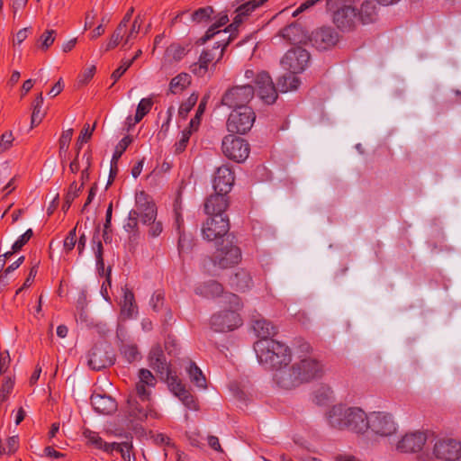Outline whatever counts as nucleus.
I'll return each instance as SVG.
<instances>
[{
  "label": "nucleus",
  "mask_w": 461,
  "mask_h": 461,
  "mask_svg": "<svg viewBox=\"0 0 461 461\" xmlns=\"http://www.w3.org/2000/svg\"><path fill=\"white\" fill-rule=\"evenodd\" d=\"M191 83V77L186 73H180L173 77L169 84V89L173 94L182 92Z\"/></svg>",
  "instance_id": "4c0bfd02"
},
{
  "label": "nucleus",
  "mask_w": 461,
  "mask_h": 461,
  "mask_svg": "<svg viewBox=\"0 0 461 461\" xmlns=\"http://www.w3.org/2000/svg\"><path fill=\"white\" fill-rule=\"evenodd\" d=\"M281 36L292 44H305L310 41V36L299 24L292 23L281 32Z\"/></svg>",
  "instance_id": "393cba45"
},
{
  "label": "nucleus",
  "mask_w": 461,
  "mask_h": 461,
  "mask_svg": "<svg viewBox=\"0 0 461 461\" xmlns=\"http://www.w3.org/2000/svg\"><path fill=\"white\" fill-rule=\"evenodd\" d=\"M117 452L121 453L123 461H134L131 457V443L130 441L117 442Z\"/></svg>",
  "instance_id": "3c124183"
},
{
  "label": "nucleus",
  "mask_w": 461,
  "mask_h": 461,
  "mask_svg": "<svg viewBox=\"0 0 461 461\" xmlns=\"http://www.w3.org/2000/svg\"><path fill=\"white\" fill-rule=\"evenodd\" d=\"M241 259V251L233 242V238L228 236L221 240L216 249L212 262L220 268H228L237 265Z\"/></svg>",
  "instance_id": "423d86ee"
},
{
  "label": "nucleus",
  "mask_w": 461,
  "mask_h": 461,
  "mask_svg": "<svg viewBox=\"0 0 461 461\" xmlns=\"http://www.w3.org/2000/svg\"><path fill=\"white\" fill-rule=\"evenodd\" d=\"M121 354L128 363L140 359V354L135 345L128 344L121 348Z\"/></svg>",
  "instance_id": "a18cd8bd"
},
{
  "label": "nucleus",
  "mask_w": 461,
  "mask_h": 461,
  "mask_svg": "<svg viewBox=\"0 0 461 461\" xmlns=\"http://www.w3.org/2000/svg\"><path fill=\"white\" fill-rule=\"evenodd\" d=\"M267 0H250L235 10L236 15L232 23L228 26L229 31L238 30V27L259 6L263 5Z\"/></svg>",
  "instance_id": "4be33fe9"
},
{
  "label": "nucleus",
  "mask_w": 461,
  "mask_h": 461,
  "mask_svg": "<svg viewBox=\"0 0 461 461\" xmlns=\"http://www.w3.org/2000/svg\"><path fill=\"white\" fill-rule=\"evenodd\" d=\"M332 395L331 388L328 385H322L314 392L313 401L319 405H323L332 398Z\"/></svg>",
  "instance_id": "79ce46f5"
},
{
  "label": "nucleus",
  "mask_w": 461,
  "mask_h": 461,
  "mask_svg": "<svg viewBox=\"0 0 461 461\" xmlns=\"http://www.w3.org/2000/svg\"><path fill=\"white\" fill-rule=\"evenodd\" d=\"M357 14L363 23H371L378 17V8L373 0H366L362 3Z\"/></svg>",
  "instance_id": "7c9ffc66"
},
{
  "label": "nucleus",
  "mask_w": 461,
  "mask_h": 461,
  "mask_svg": "<svg viewBox=\"0 0 461 461\" xmlns=\"http://www.w3.org/2000/svg\"><path fill=\"white\" fill-rule=\"evenodd\" d=\"M91 404L95 411L99 414L113 415L115 411V400L106 394H92Z\"/></svg>",
  "instance_id": "a878e982"
},
{
  "label": "nucleus",
  "mask_w": 461,
  "mask_h": 461,
  "mask_svg": "<svg viewBox=\"0 0 461 461\" xmlns=\"http://www.w3.org/2000/svg\"><path fill=\"white\" fill-rule=\"evenodd\" d=\"M123 300L121 304L120 317L122 320L133 319L138 315V307L135 303L133 293L128 288L122 289Z\"/></svg>",
  "instance_id": "c85d7f7f"
},
{
  "label": "nucleus",
  "mask_w": 461,
  "mask_h": 461,
  "mask_svg": "<svg viewBox=\"0 0 461 461\" xmlns=\"http://www.w3.org/2000/svg\"><path fill=\"white\" fill-rule=\"evenodd\" d=\"M234 179V173L229 167L222 166L218 167L212 184L215 192L228 194L232 188Z\"/></svg>",
  "instance_id": "412c9836"
},
{
  "label": "nucleus",
  "mask_w": 461,
  "mask_h": 461,
  "mask_svg": "<svg viewBox=\"0 0 461 461\" xmlns=\"http://www.w3.org/2000/svg\"><path fill=\"white\" fill-rule=\"evenodd\" d=\"M428 440V436L422 431L408 432L398 441L397 450L403 453H415L422 450Z\"/></svg>",
  "instance_id": "dca6fc26"
},
{
  "label": "nucleus",
  "mask_w": 461,
  "mask_h": 461,
  "mask_svg": "<svg viewBox=\"0 0 461 461\" xmlns=\"http://www.w3.org/2000/svg\"><path fill=\"white\" fill-rule=\"evenodd\" d=\"M223 298L224 303L228 304L230 309L220 311L211 318L212 328L218 332L233 330L242 324V320L238 313L242 307L239 296L234 294H226Z\"/></svg>",
  "instance_id": "7ed1b4c3"
},
{
  "label": "nucleus",
  "mask_w": 461,
  "mask_h": 461,
  "mask_svg": "<svg viewBox=\"0 0 461 461\" xmlns=\"http://www.w3.org/2000/svg\"><path fill=\"white\" fill-rule=\"evenodd\" d=\"M198 100L197 94H192L185 102H184L178 110V113L182 117H185L187 113L192 110V108L195 105Z\"/></svg>",
  "instance_id": "603ef678"
},
{
  "label": "nucleus",
  "mask_w": 461,
  "mask_h": 461,
  "mask_svg": "<svg viewBox=\"0 0 461 461\" xmlns=\"http://www.w3.org/2000/svg\"><path fill=\"white\" fill-rule=\"evenodd\" d=\"M14 137L12 131H5L0 136V154L7 151L13 146Z\"/></svg>",
  "instance_id": "4d7b16f0"
},
{
  "label": "nucleus",
  "mask_w": 461,
  "mask_h": 461,
  "mask_svg": "<svg viewBox=\"0 0 461 461\" xmlns=\"http://www.w3.org/2000/svg\"><path fill=\"white\" fill-rule=\"evenodd\" d=\"M327 13L340 31H349L355 26L357 16L355 0H327Z\"/></svg>",
  "instance_id": "20e7f679"
},
{
  "label": "nucleus",
  "mask_w": 461,
  "mask_h": 461,
  "mask_svg": "<svg viewBox=\"0 0 461 461\" xmlns=\"http://www.w3.org/2000/svg\"><path fill=\"white\" fill-rule=\"evenodd\" d=\"M206 105V101L203 100L199 104V106L197 108L195 116L190 121V129L193 131H196L198 129V126L200 124L201 117L204 113Z\"/></svg>",
  "instance_id": "13d9d810"
},
{
  "label": "nucleus",
  "mask_w": 461,
  "mask_h": 461,
  "mask_svg": "<svg viewBox=\"0 0 461 461\" xmlns=\"http://www.w3.org/2000/svg\"><path fill=\"white\" fill-rule=\"evenodd\" d=\"M277 85L281 92L286 93L297 89L300 85V80L295 74L289 71L288 74L283 76L278 80Z\"/></svg>",
  "instance_id": "e433bc0d"
},
{
  "label": "nucleus",
  "mask_w": 461,
  "mask_h": 461,
  "mask_svg": "<svg viewBox=\"0 0 461 461\" xmlns=\"http://www.w3.org/2000/svg\"><path fill=\"white\" fill-rule=\"evenodd\" d=\"M132 212H137V217H140L142 224H148L157 218V207L155 203H152L140 210H133Z\"/></svg>",
  "instance_id": "ea45409f"
},
{
  "label": "nucleus",
  "mask_w": 461,
  "mask_h": 461,
  "mask_svg": "<svg viewBox=\"0 0 461 461\" xmlns=\"http://www.w3.org/2000/svg\"><path fill=\"white\" fill-rule=\"evenodd\" d=\"M226 193L216 192L211 195L205 202L204 211L209 216L225 215L224 212L229 206Z\"/></svg>",
  "instance_id": "5701e85b"
},
{
  "label": "nucleus",
  "mask_w": 461,
  "mask_h": 461,
  "mask_svg": "<svg viewBox=\"0 0 461 461\" xmlns=\"http://www.w3.org/2000/svg\"><path fill=\"white\" fill-rule=\"evenodd\" d=\"M294 364L303 383L319 379L324 374L323 365L312 356H301Z\"/></svg>",
  "instance_id": "f8f14e48"
},
{
  "label": "nucleus",
  "mask_w": 461,
  "mask_h": 461,
  "mask_svg": "<svg viewBox=\"0 0 461 461\" xmlns=\"http://www.w3.org/2000/svg\"><path fill=\"white\" fill-rule=\"evenodd\" d=\"M221 149L228 158L236 162L244 161L249 154V143L245 140L233 134L224 137L221 143Z\"/></svg>",
  "instance_id": "1a4fd4ad"
},
{
  "label": "nucleus",
  "mask_w": 461,
  "mask_h": 461,
  "mask_svg": "<svg viewBox=\"0 0 461 461\" xmlns=\"http://www.w3.org/2000/svg\"><path fill=\"white\" fill-rule=\"evenodd\" d=\"M130 414L138 420H143L148 418L149 413L144 407H140V404L135 401H129ZM149 415L157 418V412L150 411Z\"/></svg>",
  "instance_id": "58836bf2"
},
{
  "label": "nucleus",
  "mask_w": 461,
  "mask_h": 461,
  "mask_svg": "<svg viewBox=\"0 0 461 461\" xmlns=\"http://www.w3.org/2000/svg\"><path fill=\"white\" fill-rule=\"evenodd\" d=\"M138 224V217L137 212H130L128 219L123 225V228L126 231L131 232L134 231Z\"/></svg>",
  "instance_id": "0e129e2a"
},
{
  "label": "nucleus",
  "mask_w": 461,
  "mask_h": 461,
  "mask_svg": "<svg viewBox=\"0 0 461 461\" xmlns=\"http://www.w3.org/2000/svg\"><path fill=\"white\" fill-rule=\"evenodd\" d=\"M258 362L268 368L289 365L291 351L289 348L275 339H258L254 344Z\"/></svg>",
  "instance_id": "f03ea898"
},
{
  "label": "nucleus",
  "mask_w": 461,
  "mask_h": 461,
  "mask_svg": "<svg viewBox=\"0 0 461 461\" xmlns=\"http://www.w3.org/2000/svg\"><path fill=\"white\" fill-rule=\"evenodd\" d=\"M252 328L260 339H270L269 337L276 335L277 332L276 327L263 318L254 320Z\"/></svg>",
  "instance_id": "c756f323"
},
{
  "label": "nucleus",
  "mask_w": 461,
  "mask_h": 461,
  "mask_svg": "<svg viewBox=\"0 0 461 461\" xmlns=\"http://www.w3.org/2000/svg\"><path fill=\"white\" fill-rule=\"evenodd\" d=\"M272 369L275 370L273 379L281 388L292 389L303 384L294 363L292 366H280Z\"/></svg>",
  "instance_id": "2eb2a0df"
},
{
  "label": "nucleus",
  "mask_w": 461,
  "mask_h": 461,
  "mask_svg": "<svg viewBox=\"0 0 461 461\" xmlns=\"http://www.w3.org/2000/svg\"><path fill=\"white\" fill-rule=\"evenodd\" d=\"M148 360L149 366L160 374V375H164V373L169 370L162 348L158 344L151 348Z\"/></svg>",
  "instance_id": "bb28decb"
},
{
  "label": "nucleus",
  "mask_w": 461,
  "mask_h": 461,
  "mask_svg": "<svg viewBox=\"0 0 461 461\" xmlns=\"http://www.w3.org/2000/svg\"><path fill=\"white\" fill-rule=\"evenodd\" d=\"M56 36V31L55 30H47L41 37L40 41L41 45L40 48L42 50H47L54 42Z\"/></svg>",
  "instance_id": "864d4df0"
},
{
  "label": "nucleus",
  "mask_w": 461,
  "mask_h": 461,
  "mask_svg": "<svg viewBox=\"0 0 461 461\" xmlns=\"http://www.w3.org/2000/svg\"><path fill=\"white\" fill-rule=\"evenodd\" d=\"M367 429L381 437H390L397 430V425L391 414L373 412L368 416Z\"/></svg>",
  "instance_id": "9d476101"
},
{
  "label": "nucleus",
  "mask_w": 461,
  "mask_h": 461,
  "mask_svg": "<svg viewBox=\"0 0 461 461\" xmlns=\"http://www.w3.org/2000/svg\"><path fill=\"white\" fill-rule=\"evenodd\" d=\"M33 231L28 229L12 246L14 251H19L32 237Z\"/></svg>",
  "instance_id": "bf43d9fd"
},
{
  "label": "nucleus",
  "mask_w": 461,
  "mask_h": 461,
  "mask_svg": "<svg viewBox=\"0 0 461 461\" xmlns=\"http://www.w3.org/2000/svg\"><path fill=\"white\" fill-rule=\"evenodd\" d=\"M10 361L11 358L7 350L0 353V375L7 371Z\"/></svg>",
  "instance_id": "774afa93"
},
{
  "label": "nucleus",
  "mask_w": 461,
  "mask_h": 461,
  "mask_svg": "<svg viewBox=\"0 0 461 461\" xmlns=\"http://www.w3.org/2000/svg\"><path fill=\"white\" fill-rule=\"evenodd\" d=\"M189 51V44L181 45L178 43H173L167 49V57L174 60H181Z\"/></svg>",
  "instance_id": "a19ab883"
},
{
  "label": "nucleus",
  "mask_w": 461,
  "mask_h": 461,
  "mask_svg": "<svg viewBox=\"0 0 461 461\" xmlns=\"http://www.w3.org/2000/svg\"><path fill=\"white\" fill-rule=\"evenodd\" d=\"M221 293V285L213 280L202 283L195 287V294L206 298L218 296Z\"/></svg>",
  "instance_id": "2f4dec72"
},
{
  "label": "nucleus",
  "mask_w": 461,
  "mask_h": 461,
  "mask_svg": "<svg viewBox=\"0 0 461 461\" xmlns=\"http://www.w3.org/2000/svg\"><path fill=\"white\" fill-rule=\"evenodd\" d=\"M339 41V34L330 26H322L310 36V41L314 47L324 50L334 46Z\"/></svg>",
  "instance_id": "a211bd4d"
},
{
  "label": "nucleus",
  "mask_w": 461,
  "mask_h": 461,
  "mask_svg": "<svg viewBox=\"0 0 461 461\" xmlns=\"http://www.w3.org/2000/svg\"><path fill=\"white\" fill-rule=\"evenodd\" d=\"M81 186H77L76 181L72 182L68 189V192L65 195V200H68L70 203H73L76 197L78 196V194L81 191Z\"/></svg>",
  "instance_id": "e2e57ef3"
},
{
  "label": "nucleus",
  "mask_w": 461,
  "mask_h": 461,
  "mask_svg": "<svg viewBox=\"0 0 461 461\" xmlns=\"http://www.w3.org/2000/svg\"><path fill=\"white\" fill-rule=\"evenodd\" d=\"M192 131L193 130L190 129L189 131H183L182 137H181L180 140L176 143V150L177 152H181V151H183L185 149L186 144H187V142L189 140V138H190Z\"/></svg>",
  "instance_id": "69168bd1"
},
{
  "label": "nucleus",
  "mask_w": 461,
  "mask_h": 461,
  "mask_svg": "<svg viewBox=\"0 0 461 461\" xmlns=\"http://www.w3.org/2000/svg\"><path fill=\"white\" fill-rule=\"evenodd\" d=\"M433 456L446 461H456L461 457V443L454 438H438L433 444Z\"/></svg>",
  "instance_id": "9b49d317"
},
{
  "label": "nucleus",
  "mask_w": 461,
  "mask_h": 461,
  "mask_svg": "<svg viewBox=\"0 0 461 461\" xmlns=\"http://www.w3.org/2000/svg\"><path fill=\"white\" fill-rule=\"evenodd\" d=\"M156 384L157 379L149 370L146 368L139 370L136 392L142 402L149 400L151 391L156 386Z\"/></svg>",
  "instance_id": "6ab92c4d"
},
{
  "label": "nucleus",
  "mask_w": 461,
  "mask_h": 461,
  "mask_svg": "<svg viewBox=\"0 0 461 461\" xmlns=\"http://www.w3.org/2000/svg\"><path fill=\"white\" fill-rule=\"evenodd\" d=\"M166 379L169 390L176 395L183 404L189 410H198L194 397L185 389L181 380L169 369L161 375Z\"/></svg>",
  "instance_id": "ddd939ff"
},
{
  "label": "nucleus",
  "mask_w": 461,
  "mask_h": 461,
  "mask_svg": "<svg viewBox=\"0 0 461 461\" xmlns=\"http://www.w3.org/2000/svg\"><path fill=\"white\" fill-rule=\"evenodd\" d=\"M94 129L95 126L90 128L89 124H85L78 137V142L86 143L90 140Z\"/></svg>",
  "instance_id": "338daca9"
},
{
  "label": "nucleus",
  "mask_w": 461,
  "mask_h": 461,
  "mask_svg": "<svg viewBox=\"0 0 461 461\" xmlns=\"http://www.w3.org/2000/svg\"><path fill=\"white\" fill-rule=\"evenodd\" d=\"M91 161H92V153H91V150L89 149H87L82 154V162H83L84 168L82 169V172H81L82 183L79 185V186H81V188L83 187L84 183L89 179L88 170L91 167Z\"/></svg>",
  "instance_id": "49530a36"
},
{
  "label": "nucleus",
  "mask_w": 461,
  "mask_h": 461,
  "mask_svg": "<svg viewBox=\"0 0 461 461\" xmlns=\"http://www.w3.org/2000/svg\"><path fill=\"white\" fill-rule=\"evenodd\" d=\"M96 71V67L95 65H91L83 69V71L77 77V85L78 86H83L87 85L93 77L95 76Z\"/></svg>",
  "instance_id": "09e8293b"
},
{
  "label": "nucleus",
  "mask_w": 461,
  "mask_h": 461,
  "mask_svg": "<svg viewBox=\"0 0 461 461\" xmlns=\"http://www.w3.org/2000/svg\"><path fill=\"white\" fill-rule=\"evenodd\" d=\"M350 407L343 404H337L332 406L326 413V420L328 423L336 429H342L345 427V420L348 416V411Z\"/></svg>",
  "instance_id": "cd10ccee"
},
{
  "label": "nucleus",
  "mask_w": 461,
  "mask_h": 461,
  "mask_svg": "<svg viewBox=\"0 0 461 461\" xmlns=\"http://www.w3.org/2000/svg\"><path fill=\"white\" fill-rule=\"evenodd\" d=\"M256 114L250 106L233 109L227 120V129L231 133L245 134L252 128Z\"/></svg>",
  "instance_id": "0eeeda50"
},
{
  "label": "nucleus",
  "mask_w": 461,
  "mask_h": 461,
  "mask_svg": "<svg viewBox=\"0 0 461 461\" xmlns=\"http://www.w3.org/2000/svg\"><path fill=\"white\" fill-rule=\"evenodd\" d=\"M77 227L73 228L64 240V249L68 252L71 251L77 244Z\"/></svg>",
  "instance_id": "052dcab7"
},
{
  "label": "nucleus",
  "mask_w": 461,
  "mask_h": 461,
  "mask_svg": "<svg viewBox=\"0 0 461 461\" xmlns=\"http://www.w3.org/2000/svg\"><path fill=\"white\" fill-rule=\"evenodd\" d=\"M228 22L229 17L226 13H221L215 16L212 24L207 29L205 34L199 40L201 44H204L207 41L214 38L215 36H219L220 39L227 38V33L231 35L232 41L235 38V32H237V30L232 29L231 31H229L228 26L224 30H221V28L226 25Z\"/></svg>",
  "instance_id": "f3484780"
},
{
  "label": "nucleus",
  "mask_w": 461,
  "mask_h": 461,
  "mask_svg": "<svg viewBox=\"0 0 461 461\" xmlns=\"http://www.w3.org/2000/svg\"><path fill=\"white\" fill-rule=\"evenodd\" d=\"M112 266L109 265L107 267L106 277L104 278L102 286H101V294L104 298L105 301L112 303L111 294H113L112 290Z\"/></svg>",
  "instance_id": "c03bdc74"
},
{
  "label": "nucleus",
  "mask_w": 461,
  "mask_h": 461,
  "mask_svg": "<svg viewBox=\"0 0 461 461\" xmlns=\"http://www.w3.org/2000/svg\"><path fill=\"white\" fill-rule=\"evenodd\" d=\"M252 279L249 274L244 270H238L233 276L230 277V285L237 291H245L251 285Z\"/></svg>",
  "instance_id": "72a5a7b5"
},
{
  "label": "nucleus",
  "mask_w": 461,
  "mask_h": 461,
  "mask_svg": "<svg viewBox=\"0 0 461 461\" xmlns=\"http://www.w3.org/2000/svg\"><path fill=\"white\" fill-rule=\"evenodd\" d=\"M83 435L86 438L88 439V442L96 448L103 449L107 453H113V451L115 449V442L107 443L104 441L96 432L92 431L89 429H85Z\"/></svg>",
  "instance_id": "473e14b6"
},
{
  "label": "nucleus",
  "mask_w": 461,
  "mask_h": 461,
  "mask_svg": "<svg viewBox=\"0 0 461 461\" xmlns=\"http://www.w3.org/2000/svg\"><path fill=\"white\" fill-rule=\"evenodd\" d=\"M152 203H155L152 197L149 196L145 191H137L135 194V210H140Z\"/></svg>",
  "instance_id": "de8ad7c7"
},
{
  "label": "nucleus",
  "mask_w": 461,
  "mask_h": 461,
  "mask_svg": "<svg viewBox=\"0 0 461 461\" xmlns=\"http://www.w3.org/2000/svg\"><path fill=\"white\" fill-rule=\"evenodd\" d=\"M229 230L230 221L227 215L209 216L202 228L203 238L209 241L224 240L230 236Z\"/></svg>",
  "instance_id": "6e6552de"
},
{
  "label": "nucleus",
  "mask_w": 461,
  "mask_h": 461,
  "mask_svg": "<svg viewBox=\"0 0 461 461\" xmlns=\"http://www.w3.org/2000/svg\"><path fill=\"white\" fill-rule=\"evenodd\" d=\"M73 136V129H68L61 133L59 140V153L67 152Z\"/></svg>",
  "instance_id": "5fc2aeb1"
},
{
  "label": "nucleus",
  "mask_w": 461,
  "mask_h": 461,
  "mask_svg": "<svg viewBox=\"0 0 461 461\" xmlns=\"http://www.w3.org/2000/svg\"><path fill=\"white\" fill-rule=\"evenodd\" d=\"M152 101L149 98H142L136 109V113L133 121V125L142 120V118L150 111L152 107Z\"/></svg>",
  "instance_id": "37998d69"
},
{
  "label": "nucleus",
  "mask_w": 461,
  "mask_h": 461,
  "mask_svg": "<svg viewBox=\"0 0 461 461\" xmlns=\"http://www.w3.org/2000/svg\"><path fill=\"white\" fill-rule=\"evenodd\" d=\"M230 41L231 35H228L227 38L219 39L212 48L204 49L201 52L198 61L191 66V71L199 77H203L222 59Z\"/></svg>",
  "instance_id": "39448f33"
},
{
  "label": "nucleus",
  "mask_w": 461,
  "mask_h": 461,
  "mask_svg": "<svg viewBox=\"0 0 461 461\" xmlns=\"http://www.w3.org/2000/svg\"><path fill=\"white\" fill-rule=\"evenodd\" d=\"M344 429H348L357 433L366 431L368 424V416L365 411L357 407H350L348 411V416L345 420Z\"/></svg>",
  "instance_id": "aec40b11"
},
{
  "label": "nucleus",
  "mask_w": 461,
  "mask_h": 461,
  "mask_svg": "<svg viewBox=\"0 0 461 461\" xmlns=\"http://www.w3.org/2000/svg\"><path fill=\"white\" fill-rule=\"evenodd\" d=\"M213 14V9L211 6L202 7L194 11L192 14V20L195 23L206 22Z\"/></svg>",
  "instance_id": "8fccbe9b"
},
{
  "label": "nucleus",
  "mask_w": 461,
  "mask_h": 461,
  "mask_svg": "<svg viewBox=\"0 0 461 461\" xmlns=\"http://www.w3.org/2000/svg\"><path fill=\"white\" fill-rule=\"evenodd\" d=\"M113 365V358L107 355L103 347L95 346L89 353L88 366L91 369L99 371Z\"/></svg>",
  "instance_id": "b1692460"
},
{
  "label": "nucleus",
  "mask_w": 461,
  "mask_h": 461,
  "mask_svg": "<svg viewBox=\"0 0 461 461\" xmlns=\"http://www.w3.org/2000/svg\"><path fill=\"white\" fill-rule=\"evenodd\" d=\"M99 233H100V225H97L95 228V234L93 236V242H96V249L95 251V258H96V267L97 272L100 276H104V278L106 277L107 269L104 268V262L103 258L104 253V248L102 241L99 240Z\"/></svg>",
  "instance_id": "f704fd0d"
},
{
  "label": "nucleus",
  "mask_w": 461,
  "mask_h": 461,
  "mask_svg": "<svg viewBox=\"0 0 461 461\" xmlns=\"http://www.w3.org/2000/svg\"><path fill=\"white\" fill-rule=\"evenodd\" d=\"M244 77L249 83L229 89L222 96L223 105L233 109L249 106L248 104L255 95V89L250 83H254L258 97L265 104H272L276 102L277 92L268 73L248 67L245 68Z\"/></svg>",
  "instance_id": "f257e3e1"
},
{
  "label": "nucleus",
  "mask_w": 461,
  "mask_h": 461,
  "mask_svg": "<svg viewBox=\"0 0 461 461\" xmlns=\"http://www.w3.org/2000/svg\"><path fill=\"white\" fill-rule=\"evenodd\" d=\"M190 380L201 389L206 388V379L202 370L194 362H190L185 367Z\"/></svg>",
  "instance_id": "c9c22d12"
},
{
  "label": "nucleus",
  "mask_w": 461,
  "mask_h": 461,
  "mask_svg": "<svg viewBox=\"0 0 461 461\" xmlns=\"http://www.w3.org/2000/svg\"><path fill=\"white\" fill-rule=\"evenodd\" d=\"M14 383L11 378H5L3 384L0 388V403L5 402L8 399L10 393L14 389Z\"/></svg>",
  "instance_id": "6e6d98bb"
},
{
  "label": "nucleus",
  "mask_w": 461,
  "mask_h": 461,
  "mask_svg": "<svg viewBox=\"0 0 461 461\" xmlns=\"http://www.w3.org/2000/svg\"><path fill=\"white\" fill-rule=\"evenodd\" d=\"M146 225L149 226L148 233L152 238L159 236L163 230L162 223L157 220H154L153 221L149 222Z\"/></svg>",
  "instance_id": "680f3d73"
},
{
  "label": "nucleus",
  "mask_w": 461,
  "mask_h": 461,
  "mask_svg": "<svg viewBox=\"0 0 461 461\" xmlns=\"http://www.w3.org/2000/svg\"><path fill=\"white\" fill-rule=\"evenodd\" d=\"M309 59L310 55L307 50L302 48H295L285 53L281 63L285 69L294 74H298L306 68Z\"/></svg>",
  "instance_id": "4468645a"
}]
</instances>
